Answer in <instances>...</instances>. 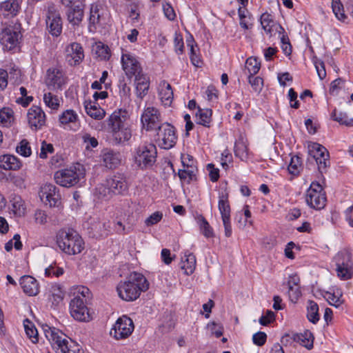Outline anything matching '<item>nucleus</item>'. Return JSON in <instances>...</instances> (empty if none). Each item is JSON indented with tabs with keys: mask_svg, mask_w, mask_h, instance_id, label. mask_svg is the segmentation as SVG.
Returning <instances> with one entry per match:
<instances>
[{
	"mask_svg": "<svg viewBox=\"0 0 353 353\" xmlns=\"http://www.w3.org/2000/svg\"><path fill=\"white\" fill-rule=\"evenodd\" d=\"M149 286L148 281L141 273L133 272L118 283L117 291L123 301H133L140 296L141 292L147 291Z\"/></svg>",
	"mask_w": 353,
	"mask_h": 353,
	"instance_id": "obj_1",
	"label": "nucleus"
},
{
	"mask_svg": "<svg viewBox=\"0 0 353 353\" xmlns=\"http://www.w3.org/2000/svg\"><path fill=\"white\" fill-rule=\"evenodd\" d=\"M108 127L116 143L123 144L132 137V122L129 112L125 109H119L112 112L108 119Z\"/></svg>",
	"mask_w": 353,
	"mask_h": 353,
	"instance_id": "obj_2",
	"label": "nucleus"
},
{
	"mask_svg": "<svg viewBox=\"0 0 353 353\" xmlns=\"http://www.w3.org/2000/svg\"><path fill=\"white\" fill-rule=\"evenodd\" d=\"M57 243L61 251L68 255L79 254L84 249V241L72 229L59 230L56 235Z\"/></svg>",
	"mask_w": 353,
	"mask_h": 353,
	"instance_id": "obj_3",
	"label": "nucleus"
},
{
	"mask_svg": "<svg viewBox=\"0 0 353 353\" xmlns=\"http://www.w3.org/2000/svg\"><path fill=\"white\" fill-rule=\"evenodd\" d=\"M89 289L84 286H79L74 292V298L70 303L71 316L79 321H89L92 319L88 307L85 305V298L89 294Z\"/></svg>",
	"mask_w": 353,
	"mask_h": 353,
	"instance_id": "obj_4",
	"label": "nucleus"
},
{
	"mask_svg": "<svg viewBox=\"0 0 353 353\" xmlns=\"http://www.w3.org/2000/svg\"><path fill=\"white\" fill-rule=\"evenodd\" d=\"M85 169L80 163L71 166L69 168L62 169L54 173L55 182L63 187H72L79 183L81 179L85 176Z\"/></svg>",
	"mask_w": 353,
	"mask_h": 353,
	"instance_id": "obj_5",
	"label": "nucleus"
},
{
	"mask_svg": "<svg viewBox=\"0 0 353 353\" xmlns=\"http://www.w3.org/2000/svg\"><path fill=\"white\" fill-rule=\"evenodd\" d=\"M155 141L163 149L169 150L173 148L177 141L175 128L165 122L156 130Z\"/></svg>",
	"mask_w": 353,
	"mask_h": 353,
	"instance_id": "obj_6",
	"label": "nucleus"
},
{
	"mask_svg": "<svg viewBox=\"0 0 353 353\" xmlns=\"http://www.w3.org/2000/svg\"><path fill=\"white\" fill-rule=\"evenodd\" d=\"M157 147L154 143H145L139 146L134 156L135 163L141 168L151 167L156 161Z\"/></svg>",
	"mask_w": 353,
	"mask_h": 353,
	"instance_id": "obj_7",
	"label": "nucleus"
},
{
	"mask_svg": "<svg viewBox=\"0 0 353 353\" xmlns=\"http://www.w3.org/2000/svg\"><path fill=\"white\" fill-rule=\"evenodd\" d=\"M305 201L312 208L315 210L324 208L327 199L322 186L319 183L312 182L311 183L306 192Z\"/></svg>",
	"mask_w": 353,
	"mask_h": 353,
	"instance_id": "obj_8",
	"label": "nucleus"
},
{
	"mask_svg": "<svg viewBox=\"0 0 353 353\" xmlns=\"http://www.w3.org/2000/svg\"><path fill=\"white\" fill-rule=\"evenodd\" d=\"M105 185V187L101 185L98 188L99 194L103 196H109L111 192L114 194H123L128 190L125 179L120 174L107 179Z\"/></svg>",
	"mask_w": 353,
	"mask_h": 353,
	"instance_id": "obj_9",
	"label": "nucleus"
},
{
	"mask_svg": "<svg viewBox=\"0 0 353 353\" xmlns=\"http://www.w3.org/2000/svg\"><path fill=\"white\" fill-rule=\"evenodd\" d=\"M21 38L19 25H9L0 34V43L4 49L11 50L17 46Z\"/></svg>",
	"mask_w": 353,
	"mask_h": 353,
	"instance_id": "obj_10",
	"label": "nucleus"
},
{
	"mask_svg": "<svg viewBox=\"0 0 353 353\" xmlns=\"http://www.w3.org/2000/svg\"><path fill=\"white\" fill-rule=\"evenodd\" d=\"M134 328L132 320L124 315L117 320L110 334L117 340L125 339L132 334Z\"/></svg>",
	"mask_w": 353,
	"mask_h": 353,
	"instance_id": "obj_11",
	"label": "nucleus"
},
{
	"mask_svg": "<svg viewBox=\"0 0 353 353\" xmlns=\"http://www.w3.org/2000/svg\"><path fill=\"white\" fill-rule=\"evenodd\" d=\"M68 77L61 67H51L46 71V85L54 90H61L67 83Z\"/></svg>",
	"mask_w": 353,
	"mask_h": 353,
	"instance_id": "obj_12",
	"label": "nucleus"
},
{
	"mask_svg": "<svg viewBox=\"0 0 353 353\" xmlns=\"http://www.w3.org/2000/svg\"><path fill=\"white\" fill-rule=\"evenodd\" d=\"M44 335L57 353L61 352L62 347L65 346L69 339L59 329L50 327L47 324L42 325Z\"/></svg>",
	"mask_w": 353,
	"mask_h": 353,
	"instance_id": "obj_13",
	"label": "nucleus"
},
{
	"mask_svg": "<svg viewBox=\"0 0 353 353\" xmlns=\"http://www.w3.org/2000/svg\"><path fill=\"white\" fill-rule=\"evenodd\" d=\"M121 62L123 71L130 79L143 72L142 67L137 57L127 50L122 51Z\"/></svg>",
	"mask_w": 353,
	"mask_h": 353,
	"instance_id": "obj_14",
	"label": "nucleus"
},
{
	"mask_svg": "<svg viewBox=\"0 0 353 353\" xmlns=\"http://www.w3.org/2000/svg\"><path fill=\"white\" fill-rule=\"evenodd\" d=\"M143 128L146 131L156 130L162 123L159 110L154 107L145 108L141 118Z\"/></svg>",
	"mask_w": 353,
	"mask_h": 353,
	"instance_id": "obj_15",
	"label": "nucleus"
},
{
	"mask_svg": "<svg viewBox=\"0 0 353 353\" xmlns=\"http://www.w3.org/2000/svg\"><path fill=\"white\" fill-rule=\"evenodd\" d=\"M309 152L315 159L321 172L329 165V153L325 147L317 143H314L310 145Z\"/></svg>",
	"mask_w": 353,
	"mask_h": 353,
	"instance_id": "obj_16",
	"label": "nucleus"
},
{
	"mask_svg": "<svg viewBox=\"0 0 353 353\" xmlns=\"http://www.w3.org/2000/svg\"><path fill=\"white\" fill-rule=\"evenodd\" d=\"M39 196L43 203L50 207L58 206L61 198L57 187L51 183H46L41 188Z\"/></svg>",
	"mask_w": 353,
	"mask_h": 353,
	"instance_id": "obj_17",
	"label": "nucleus"
},
{
	"mask_svg": "<svg viewBox=\"0 0 353 353\" xmlns=\"http://www.w3.org/2000/svg\"><path fill=\"white\" fill-rule=\"evenodd\" d=\"M260 22L262 28L270 37L276 33L284 32V28L275 21L273 16L268 12H264L261 15Z\"/></svg>",
	"mask_w": 353,
	"mask_h": 353,
	"instance_id": "obj_18",
	"label": "nucleus"
},
{
	"mask_svg": "<svg viewBox=\"0 0 353 353\" xmlns=\"http://www.w3.org/2000/svg\"><path fill=\"white\" fill-rule=\"evenodd\" d=\"M27 117L28 123L32 130L40 129L46 123L45 112L39 106H32L28 111Z\"/></svg>",
	"mask_w": 353,
	"mask_h": 353,
	"instance_id": "obj_19",
	"label": "nucleus"
},
{
	"mask_svg": "<svg viewBox=\"0 0 353 353\" xmlns=\"http://www.w3.org/2000/svg\"><path fill=\"white\" fill-rule=\"evenodd\" d=\"M66 52V61L70 65L79 64L84 57L83 48L78 43H72L67 48Z\"/></svg>",
	"mask_w": 353,
	"mask_h": 353,
	"instance_id": "obj_20",
	"label": "nucleus"
},
{
	"mask_svg": "<svg viewBox=\"0 0 353 353\" xmlns=\"http://www.w3.org/2000/svg\"><path fill=\"white\" fill-rule=\"evenodd\" d=\"M19 284L24 293L28 296H35L39 292V287L37 281L32 276L25 275L21 277Z\"/></svg>",
	"mask_w": 353,
	"mask_h": 353,
	"instance_id": "obj_21",
	"label": "nucleus"
},
{
	"mask_svg": "<svg viewBox=\"0 0 353 353\" xmlns=\"http://www.w3.org/2000/svg\"><path fill=\"white\" fill-rule=\"evenodd\" d=\"M102 161L103 165L109 169L117 168L121 163V155L119 152L112 150L103 152Z\"/></svg>",
	"mask_w": 353,
	"mask_h": 353,
	"instance_id": "obj_22",
	"label": "nucleus"
},
{
	"mask_svg": "<svg viewBox=\"0 0 353 353\" xmlns=\"http://www.w3.org/2000/svg\"><path fill=\"white\" fill-rule=\"evenodd\" d=\"M137 96L143 99L148 93L150 87L149 78L143 72L134 77Z\"/></svg>",
	"mask_w": 353,
	"mask_h": 353,
	"instance_id": "obj_23",
	"label": "nucleus"
},
{
	"mask_svg": "<svg viewBox=\"0 0 353 353\" xmlns=\"http://www.w3.org/2000/svg\"><path fill=\"white\" fill-rule=\"evenodd\" d=\"M22 163L15 156L4 154L0 156V168L6 170H17L21 168Z\"/></svg>",
	"mask_w": 353,
	"mask_h": 353,
	"instance_id": "obj_24",
	"label": "nucleus"
},
{
	"mask_svg": "<svg viewBox=\"0 0 353 353\" xmlns=\"http://www.w3.org/2000/svg\"><path fill=\"white\" fill-rule=\"evenodd\" d=\"M159 95L164 105L170 106L172 104L174 97L173 90L171 85L166 81H162L159 83Z\"/></svg>",
	"mask_w": 353,
	"mask_h": 353,
	"instance_id": "obj_25",
	"label": "nucleus"
},
{
	"mask_svg": "<svg viewBox=\"0 0 353 353\" xmlns=\"http://www.w3.org/2000/svg\"><path fill=\"white\" fill-rule=\"evenodd\" d=\"M20 9L19 0H6L0 5V10L5 17H14L17 14Z\"/></svg>",
	"mask_w": 353,
	"mask_h": 353,
	"instance_id": "obj_26",
	"label": "nucleus"
},
{
	"mask_svg": "<svg viewBox=\"0 0 353 353\" xmlns=\"http://www.w3.org/2000/svg\"><path fill=\"white\" fill-rule=\"evenodd\" d=\"M84 107L86 113L92 118L101 120L104 118L105 112L96 102L85 101Z\"/></svg>",
	"mask_w": 353,
	"mask_h": 353,
	"instance_id": "obj_27",
	"label": "nucleus"
},
{
	"mask_svg": "<svg viewBox=\"0 0 353 353\" xmlns=\"http://www.w3.org/2000/svg\"><path fill=\"white\" fill-rule=\"evenodd\" d=\"M68 20L74 26L79 25L83 17V8L81 5L71 6L67 13Z\"/></svg>",
	"mask_w": 353,
	"mask_h": 353,
	"instance_id": "obj_28",
	"label": "nucleus"
},
{
	"mask_svg": "<svg viewBox=\"0 0 353 353\" xmlns=\"http://www.w3.org/2000/svg\"><path fill=\"white\" fill-rule=\"evenodd\" d=\"M46 26L50 34L53 37H59L62 32V19L61 16L46 19Z\"/></svg>",
	"mask_w": 353,
	"mask_h": 353,
	"instance_id": "obj_29",
	"label": "nucleus"
},
{
	"mask_svg": "<svg viewBox=\"0 0 353 353\" xmlns=\"http://www.w3.org/2000/svg\"><path fill=\"white\" fill-rule=\"evenodd\" d=\"M88 229L90 235L93 238H100L107 235L105 223L99 220L91 222Z\"/></svg>",
	"mask_w": 353,
	"mask_h": 353,
	"instance_id": "obj_30",
	"label": "nucleus"
},
{
	"mask_svg": "<svg viewBox=\"0 0 353 353\" xmlns=\"http://www.w3.org/2000/svg\"><path fill=\"white\" fill-rule=\"evenodd\" d=\"M294 340L307 350H311L313 347L314 336L309 330H305L303 333L295 334Z\"/></svg>",
	"mask_w": 353,
	"mask_h": 353,
	"instance_id": "obj_31",
	"label": "nucleus"
},
{
	"mask_svg": "<svg viewBox=\"0 0 353 353\" xmlns=\"http://www.w3.org/2000/svg\"><path fill=\"white\" fill-rule=\"evenodd\" d=\"M234 154L241 161H245L248 157V150L244 138L240 136L234 143Z\"/></svg>",
	"mask_w": 353,
	"mask_h": 353,
	"instance_id": "obj_32",
	"label": "nucleus"
},
{
	"mask_svg": "<svg viewBox=\"0 0 353 353\" xmlns=\"http://www.w3.org/2000/svg\"><path fill=\"white\" fill-rule=\"evenodd\" d=\"M342 291L340 289L336 288V290H333L332 292H326L324 297L328 301L330 305L334 306L335 307H339L344 303V300L342 299Z\"/></svg>",
	"mask_w": 353,
	"mask_h": 353,
	"instance_id": "obj_33",
	"label": "nucleus"
},
{
	"mask_svg": "<svg viewBox=\"0 0 353 353\" xmlns=\"http://www.w3.org/2000/svg\"><path fill=\"white\" fill-rule=\"evenodd\" d=\"M212 111L211 109H201L199 108L196 114V123L205 127L210 128L212 121Z\"/></svg>",
	"mask_w": 353,
	"mask_h": 353,
	"instance_id": "obj_34",
	"label": "nucleus"
},
{
	"mask_svg": "<svg viewBox=\"0 0 353 353\" xmlns=\"http://www.w3.org/2000/svg\"><path fill=\"white\" fill-rule=\"evenodd\" d=\"M14 112L10 108H3L0 110V125L3 127H10L14 123Z\"/></svg>",
	"mask_w": 353,
	"mask_h": 353,
	"instance_id": "obj_35",
	"label": "nucleus"
},
{
	"mask_svg": "<svg viewBox=\"0 0 353 353\" xmlns=\"http://www.w3.org/2000/svg\"><path fill=\"white\" fill-rule=\"evenodd\" d=\"M185 261H183L181 268L184 270L187 275H190L194 272L196 268V256L192 253L185 252Z\"/></svg>",
	"mask_w": 353,
	"mask_h": 353,
	"instance_id": "obj_36",
	"label": "nucleus"
},
{
	"mask_svg": "<svg viewBox=\"0 0 353 353\" xmlns=\"http://www.w3.org/2000/svg\"><path fill=\"white\" fill-rule=\"evenodd\" d=\"M197 223L199 225L201 233L206 237L210 238L214 236V232L212 227L206 219L202 215L199 214L196 217Z\"/></svg>",
	"mask_w": 353,
	"mask_h": 353,
	"instance_id": "obj_37",
	"label": "nucleus"
},
{
	"mask_svg": "<svg viewBox=\"0 0 353 353\" xmlns=\"http://www.w3.org/2000/svg\"><path fill=\"white\" fill-rule=\"evenodd\" d=\"M218 205L221 217H223L224 216H230V206L229 204L228 194L224 192L219 194Z\"/></svg>",
	"mask_w": 353,
	"mask_h": 353,
	"instance_id": "obj_38",
	"label": "nucleus"
},
{
	"mask_svg": "<svg viewBox=\"0 0 353 353\" xmlns=\"http://www.w3.org/2000/svg\"><path fill=\"white\" fill-rule=\"evenodd\" d=\"M307 317L314 324L319 321V305L314 301H308L307 302Z\"/></svg>",
	"mask_w": 353,
	"mask_h": 353,
	"instance_id": "obj_39",
	"label": "nucleus"
},
{
	"mask_svg": "<svg viewBox=\"0 0 353 353\" xmlns=\"http://www.w3.org/2000/svg\"><path fill=\"white\" fill-rule=\"evenodd\" d=\"M101 17L102 15L100 13V8L99 5L95 3L91 4L89 17L90 29H91L92 26L95 28L96 25L99 24Z\"/></svg>",
	"mask_w": 353,
	"mask_h": 353,
	"instance_id": "obj_40",
	"label": "nucleus"
},
{
	"mask_svg": "<svg viewBox=\"0 0 353 353\" xmlns=\"http://www.w3.org/2000/svg\"><path fill=\"white\" fill-rule=\"evenodd\" d=\"M23 325L27 336L31 340L33 343H37L39 341L38 332L34 325L28 319H25Z\"/></svg>",
	"mask_w": 353,
	"mask_h": 353,
	"instance_id": "obj_41",
	"label": "nucleus"
},
{
	"mask_svg": "<svg viewBox=\"0 0 353 353\" xmlns=\"http://www.w3.org/2000/svg\"><path fill=\"white\" fill-rule=\"evenodd\" d=\"M197 170H192L188 168L180 169L178 175L181 181L190 183L191 181L196 180Z\"/></svg>",
	"mask_w": 353,
	"mask_h": 353,
	"instance_id": "obj_42",
	"label": "nucleus"
},
{
	"mask_svg": "<svg viewBox=\"0 0 353 353\" xmlns=\"http://www.w3.org/2000/svg\"><path fill=\"white\" fill-rule=\"evenodd\" d=\"M59 121L62 124H75L78 121V115L74 110H67L60 115Z\"/></svg>",
	"mask_w": 353,
	"mask_h": 353,
	"instance_id": "obj_43",
	"label": "nucleus"
},
{
	"mask_svg": "<svg viewBox=\"0 0 353 353\" xmlns=\"http://www.w3.org/2000/svg\"><path fill=\"white\" fill-rule=\"evenodd\" d=\"M333 120L339 122L340 124L345 125L347 126L353 125V119H348L347 114L342 112H338L334 110L331 115Z\"/></svg>",
	"mask_w": 353,
	"mask_h": 353,
	"instance_id": "obj_44",
	"label": "nucleus"
},
{
	"mask_svg": "<svg viewBox=\"0 0 353 353\" xmlns=\"http://www.w3.org/2000/svg\"><path fill=\"white\" fill-rule=\"evenodd\" d=\"M12 210L14 213L19 216H23L26 213V206L24 201L20 196H14L12 199Z\"/></svg>",
	"mask_w": 353,
	"mask_h": 353,
	"instance_id": "obj_45",
	"label": "nucleus"
},
{
	"mask_svg": "<svg viewBox=\"0 0 353 353\" xmlns=\"http://www.w3.org/2000/svg\"><path fill=\"white\" fill-rule=\"evenodd\" d=\"M332 8L333 12L334 13L336 18L344 22L347 19V16L344 13L343 6L340 0H332Z\"/></svg>",
	"mask_w": 353,
	"mask_h": 353,
	"instance_id": "obj_46",
	"label": "nucleus"
},
{
	"mask_svg": "<svg viewBox=\"0 0 353 353\" xmlns=\"http://www.w3.org/2000/svg\"><path fill=\"white\" fill-rule=\"evenodd\" d=\"M336 272L338 276L343 280L351 279L353 274L352 268L345 263L339 265L336 268Z\"/></svg>",
	"mask_w": 353,
	"mask_h": 353,
	"instance_id": "obj_47",
	"label": "nucleus"
},
{
	"mask_svg": "<svg viewBox=\"0 0 353 353\" xmlns=\"http://www.w3.org/2000/svg\"><path fill=\"white\" fill-rule=\"evenodd\" d=\"M43 101L45 104L52 110H57L59 107V100L58 97L51 92L44 94Z\"/></svg>",
	"mask_w": 353,
	"mask_h": 353,
	"instance_id": "obj_48",
	"label": "nucleus"
},
{
	"mask_svg": "<svg viewBox=\"0 0 353 353\" xmlns=\"http://www.w3.org/2000/svg\"><path fill=\"white\" fill-rule=\"evenodd\" d=\"M16 151L18 154L25 157H30L32 154L30 143L26 139H23L20 141L16 148Z\"/></svg>",
	"mask_w": 353,
	"mask_h": 353,
	"instance_id": "obj_49",
	"label": "nucleus"
},
{
	"mask_svg": "<svg viewBox=\"0 0 353 353\" xmlns=\"http://www.w3.org/2000/svg\"><path fill=\"white\" fill-rule=\"evenodd\" d=\"M60 353H83L79 345L69 339L65 346L61 348Z\"/></svg>",
	"mask_w": 353,
	"mask_h": 353,
	"instance_id": "obj_50",
	"label": "nucleus"
},
{
	"mask_svg": "<svg viewBox=\"0 0 353 353\" xmlns=\"http://www.w3.org/2000/svg\"><path fill=\"white\" fill-rule=\"evenodd\" d=\"M260 63L256 58L250 57L247 59L245 62V68L248 71L250 75L256 74L260 69Z\"/></svg>",
	"mask_w": 353,
	"mask_h": 353,
	"instance_id": "obj_51",
	"label": "nucleus"
},
{
	"mask_svg": "<svg viewBox=\"0 0 353 353\" xmlns=\"http://www.w3.org/2000/svg\"><path fill=\"white\" fill-rule=\"evenodd\" d=\"M95 53L101 60H108L110 57V52L108 46H105L102 43L97 44Z\"/></svg>",
	"mask_w": 353,
	"mask_h": 353,
	"instance_id": "obj_52",
	"label": "nucleus"
},
{
	"mask_svg": "<svg viewBox=\"0 0 353 353\" xmlns=\"http://www.w3.org/2000/svg\"><path fill=\"white\" fill-rule=\"evenodd\" d=\"M301 168V158L298 156H293L291 157L290 163L288 165V170L290 174L296 175L299 173Z\"/></svg>",
	"mask_w": 353,
	"mask_h": 353,
	"instance_id": "obj_53",
	"label": "nucleus"
},
{
	"mask_svg": "<svg viewBox=\"0 0 353 353\" xmlns=\"http://www.w3.org/2000/svg\"><path fill=\"white\" fill-rule=\"evenodd\" d=\"M186 43H187V46L189 48L190 51V60H191L192 63L194 65L199 66V59L196 55V50H195L194 45L195 41H194L192 36H190L186 39Z\"/></svg>",
	"mask_w": 353,
	"mask_h": 353,
	"instance_id": "obj_54",
	"label": "nucleus"
},
{
	"mask_svg": "<svg viewBox=\"0 0 353 353\" xmlns=\"http://www.w3.org/2000/svg\"><path fill=\"white\" fill-rule=\"evenodd\" d=\"M254 75H249L248 81L254 92H259L263 88V81L262 78Z\"/></svg>",
	"mask_w": 353,
	"mask_h": 353,
	"instance_id": "obj_55",
	"label": "nucleus"
},
{
	"mask_svg": "<svg viewBox=\"0 0 353 353\" xmlns=\"http://www.w3.org/2000/svg\"><path fill=\"white\" fill-rule=\"evenodd\" d=\"M181 159L183 168H188L192 170H197L196 161L193 159L192 156L188 154H182Z\"/></svg>",
	"mask_w": 353,
	"mask_h": 353,
	"instance_id": "obj_56",
	"label": "nucleus"
},
{
	"mask_svg": "<svg viewBox=\"0 0 353 353\" xmlns=\"http://www.w3.org/2000/svg\"><path fill=\"white\" fill-rule=\"evenodd\" d=\"M345 81L341 78H338L334 80L330 88V93L332 95H336L339 91L344 87Z\"/></svg>",
	"mask_w": 353,
	"mask_h": 353,
	"instance_id": "obj_57",
	"label": "nucleus"
},
{
	"mask_svg": "<svg viewBox=\"0 0 353 353\" xmlns=\"http://www.w3.org/2000/svg\"><path fill=\"white\" fill-rule=\"evenodd\" d=\"M313 62L319 78L321 79H323L326 77V71L323 61L314 57L313 59Z\"/></svg>",
	"mask_w": 353,
	"mask_h": 353,
	"instance_id": "obj_58",
	"label": "nucleus"
},
{
	"mask_svg": "<svg viewBox=\"0 0 353 353\" xmlns=\"http://www.w3.org/2000/svg\"><path fill=\"white\" fill-rule=\"evenodd\" d=\"M54 152V147L51 143H47L45 141L41 143V152L39 157L41 159H46L48 154H52Z\"/></svg>",
	"mask_w": 353,
	"mask_h": 353,
	"instance_id": "obj_59",
	"label": "nucleus"
},
{
	"mask_svg": "<svg viewBox=\"0 0 353 353\" xmlns=\"http://www.w3.org/2000/svg\"><path fill=\"white\" fill-rule=\"evenodd\" d=\"M64 273V270L62 268L56 267L54 265H50L45 270V274L48 276H54L59 277Z\"/></svg>",
	"mask_w": 353,
	"mask_h": 353,
	"instance_id": "obj_60",
	"label": "nucleus"
},
{
	"mask_svg": "<svg viewBox=\"0 0 353 353\" xmlns=\"http://www.w3.org/2000/svg\"><path fill=\"white\" fill-rule=\"evenodd\" d=\"M174 44L175 52L178 54H183L184 45H183V37L181 34H175V37L174 39Z\"/></svg>",
	"mask_w": 353,
	"mask_h": 353,
	"instance_id": "obj_61",
	"label": "nucleus"
},
{
	"mask_svg": "<svg viewBox=\"0 0 353 353\" xmlns=\"http://www.w3.org/2000/svg\"><path fill=\"white\" fill-rule=\"evenodd\" d=\"M210 331L216 338H219L223 335V327L221 324H218L215 322H212L208 325Z\"/></svg>",
	"mask_w": 353,
	"mask_h": 353,
	"instance_id": "obj_62",
	"label": "nucleus"
},
{
	"mask_svg": "<svg viewBox=\"0 0 353 353\" xmlns=\"http://www.w3.org/2000/svg\"><path fill=\"white\" fill-rule=\"evenodd\" d=\"M163 217V214L160 212H155L152 214L145 221L148 226L153 225L159 223Z\"/></svg>",
	"mask_w": 353,
	"mask_h": 353,
	"instance_id": "obj_63",
	"label": "nucleus"
},
{
	"mask_svg": "<svg viewBox=\"0 0 353 353\" xmlns=\"http://www.w3.org/2000/svg\"><path fill=\"white\" fill-rule=\"evenodd\" d=\"M163 10L164 12L165 16L169 19V20H174L176 17V14L174 10V8L171 6L170 3H165L163 4Z\"/></svg>",
	"mask_w": 353,
	"mask_h": 353,
	"instance_id": "obj_64",
	"label": "nucleus"
}]
</instances>
